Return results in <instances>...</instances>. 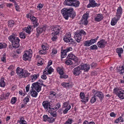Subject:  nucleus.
<instances>
[{"instance_id": "f8f14e48", "label": "nucleus", "mask_w": 124, "mask_h": 124, "mask_svg": "<svg viewBox=\"0 0 124 124\" xmlns=\"http://www.w3.org/2000/svg\"><path fill=\"white\" fill-rule=\"evenodd\" d=\"M107 43V42L104 39H102L97 43V45L99 47L103 48L105 47Z\"/></svg>"}, {"instance_id": "7c9ffc66", "label": "nucleus", "mask_w": 124, "mask_h": 124, "mask_svg": "<svg viewBox=\"0 0 124 124\" xmlns=\"http://www.w3.org/2000/svg\"><path fill=\"white\" fill-rule=\"evenodd\" d=\"M53 70L54 69L51 67H50L49 69L48 68V70L46 74L48 75L51 74L53 71Z\"/></svg>"}, {"instance_id": "a878e982", "label": "nucleus", "mask_w": 124, "mask_h": 124, "mask_svg": "<svg viewBox=\"0 0 124 124\" xmlns=\"http://www.w3.org/2000/svg\"><path fill=\"white\" fill-rule=\"evenodd\" d=\"M70 105L68 106V107H63V108L64 109L63 111L64 114H65L67 112L68 110L70 109Z\"/></svg>"}, {"instance_id": "c756f323", "label": "nucleus", "mask_w": 124, "mask_h": 124, "mask_svg": "<svg viewBox=\"0 0 124 124\" xmlns=\"http://www.w3.org/2000/svg\"><path fill=\"white\" fill-rule=\"evenodd\" d=\"M57 72H58L59 74L61 75H62L63 74L64 72L61 68H57Z\"/></svg>"}, {"instance_id": "f03ea898", "label": "nucleus", "mask_w": 124, "mask_h": 124, "mask_svg": "<svg viewBox=\"0 0 124 124\" xmlns=\"http://www.w3.org/2000/svg\"><path fill=\"white\" fill-rule=\"evenodd\" d=\"M16 34L12 35L8 37L9 40L12 43L13 47L14 48H17L19 46L20 40L18 37H16Z\"/></svg>"}, {"instance_id": "bf43d9fd", "label": "nucleus", "mask_w": 124, "mask_h": 124, "mask_svg": "<svg viewBox=\"0 0 124 124\" xmlns=\"http://www.w3.org/2000/svg\"><path fill=\"white\" fill-rule=\"evenodd\" d=\"M42 49L44 50H48V47L47 46H46L44 45H43V44L42 45Z\"/></svg>"}, {"instance_id": "0e129e2a", "label": "nucleus", "mask_w": 124, "mask_h": 124, "mask_svg": "<svg viewBox=\"0 0 124 124\" xmlns=\"http://www.w3.org/2000/svg\"><path fill=\"white\" fill-rule=\"evenodd\" d=\"M22 49L21 48L17 49L16 51V53L18 54H20L22 52Z\"/></svg>"}, {"instance_id": "c03bdc74", "label": "nucleus", "mask_w": 124, "mask_h": 124, "mask_svg": "<svg viewBox=\"0 0 124 124\" xmlns=\"http://www.w3.org/2000/svg\"><path fill=\"white\" fill-rule=\"evenodd\" d=\"M83 24L85 25H87L88 23V21L87 20L82 19L81 20Z\"/></svg>"}, {"instance_id": "c85d7f7f", "label": "nucleus", "mask_w": 124, "mask_h": 124, "mask_svg": "<svg viewBox=\"0 0 124 124\" xmlns=\"http://www.w3.org/2000/svg\"><path fill=\"white\" fill-rule=\"evenodd\" d=\"M118 71L120 74H122L123 73H124V69L122 67H120L118 69Z\"/></svg>"}, {"instance_id": "4c0bfd02", "label": "nucleus", "mask_w": 124, "mask_h": 124, "mask_svg": "<svg viewBox=\"0 0 124 124\" xmlns=\"http://www.w3.org/2000/svg\"><path fill=\"white\" fill-rule=\"evenodd\" d=\"M43 117V121H48L49 118L46 115H44Z\"/></svg>"}, {"instance_id": "6e6552de", "label": "nucleus", "mask_w": 124, "mask_h": 124, "mask_svg": "<svg viewBox=\"0 0 124 124\" xmlns=\"http://www.w3.org/2000/svg\"><path fill=\"white\" fill-rule=\"evenodd\" d=\"M32 54V51L31 50L29 49L28 51H27L23 55V59L25 61L28 60L31 58Z\"/></svg>"}, {"instance_id": "3c124183", "label": "nucleus", "mask_w": 124, "mask_h": 124, "mask_svg": "<svg viewBox=\"0 0 124 124\" xmlns=\"http://www.w3.org/2000/svg\"><path fill=\"white\" fill-rule=\"evenodd\" d=\"M14 4L15 5V7L16 10L17 11L19 10V7L18 6L17 3L15 2H14Z\"/></svg>"}, {"instance_id": "49530a36", "label": "nucleus", "mask_w": 124, "mask_h": 124, "mask_svg": "<svg viewBox=\"0 0 124 124\" xmlns=\"http://www.w3.org/2000/svg\"><path fill=\"white\" fill-rule=\"evenodd\" d=\"M90 49L92 50H96L97 49V47L96 45H93L91 46Z\"/></svg>"}, {"instance_id": "338daca9", "label": "nucleus", "mask_w": 124, "mask_h": 124, "mask_svg": "<svg viewBox=\"0 0 124 124\" xmlns=\"http://www.w3.org/2000/svg\"><path fill=\"white\" fill-rule=\"evenodd\" d=\"M56 35L54 36L53 35V37L52 38V39L54 41H55L57 38V37L56 36Z\"/></svg>"}, {"instance_id": "774afa93", "label": "nucleus", "mask_w": 124, "mask_h": 124, "mask_svg": "<svg viewBox=\"0 0 124 124\" xmlns=\"http://www.w3.org/2000/svg\"><path fill=\"white\" fill-rule=\"evenodd\" d=\"M118 118L120 122H124V119L122 116H120Z\"/></svg>"}, {"instance_id": "5fc2aeb1", "label": "nucleus", "mask_w": 124, "mask_h": 124, "mask_svg": "<svg viewBox=\"0 0 124 124\" xmlns=\"http://www.w3.org/2000/svg\"><path fill=\"white\" fill-rule=\"evenodd\" d=\"M50 114L51 116L53 117H55L57 116L56 114L53 112H50Z\"/></svg>"}, {"instance_id": "a211bd4d", "label": "nucleus", "mask_w": 124, "mask_h": 124, "mask_svg": "<svg viewBox=\"0 0 124 124\" xmlns=\"http://www.w3.org/2000/svg\"><path fill=\"white\" fill-rule=\"evenodd\" d=\"M46 27H39L37 28V33L39 34L44 31L46 30Z\"/></svg>"}, {"instance_id": "864d4df0", "label": "nucleus", "mask_w": 124, "mask_h": 124, "mask_svg": "<svg viewBox=\"0 0 124 124\" xmlns=\"http://www.w3.org/2000/svg\"><path fill=\"white\" fill-rule=\"evenodd\" d=\"M39 54H46V50H40L39 51Z\"/></svg>"}, {"instance_id": "423d86ee", "label": "nucleus", "mask_w": 124, "mask_h": 124, "mask_svg": "<svg viewBox=\"0 0 124 124\" xmlns=\"http://www.w3.org/2000/svg\"><path fill=\"white\" fill-rule=\"evenodd\" d=\"M113 93L116 94L120 98L124 99V91L122 90L119 88L117 87L114 89Z\"/></svg>"}, {"instance_id": "bb28decb", "label": "nucleus", "mask_w": 124, "mask_h": 124, "mask_svg": "<svg viewBox=\"0 0 124 124\" xmlns=\"http://www.w3.org/2000/svg\"><path fill=\"white\" fill-rule=\"evenodd\" d=\"M0 86L4 87L5 85V83L4 81V79L3 78H2L0 79Z\"/></svg>"}, {"instance_id": "e433bc0d", "label": "nucleus", "mask_w": 124, "mask_h": 124, "mask_svg": "<svg viewBox=\"0 0 124 124\" xmlns=\"http://www.w3.org/2000/svg\"><path fill=\"white\" fill-rule=\"evenodd\" d=\"M19 36L21 38L24 39L25 38V34L23 32H21L19 33Z\"/></svg>"}, {"instance_id": "7ed1b4c3", "label": "nucleus", "mask_w": 124, "mask_h": 124, "mask_svg": "<svg viewBox=\"0 0 124 124\" xmlns=\"http://www.w3.org/2000/svg\"><path fill=\"white\" fill-rule=\"evenodd\" d=\"M16 72L18 75L19 76L20 78L27 77L29 76L30 74L26 70H23L19 67L17 68Z\"/></svg>"}, {"instance_id": "79ce46f5", "label": "nucleus", "mask_w": 124, "mask_h": 124, "mask_svg": "<svg viewBox=\"0 0 124 124\" xmlns=\"http://www.w3.org/2000/svg\"><path fill=\"white\" fill-rule=\"evenodd\" d=\"M96 97L94 96V95L93 97L92 98V99L90 101L91 103H93L96 101Z\"/></svg>"}, {"instance_id": "58836bf2", "label": "nucleus", "mask_w": 124, "mask_h": 124, "mask_svg": "<svg viewBox=\"0 0 124 124\" xmlns=\"http://www.w3.org/2000/svg\"><path fill=\"white\" fill-rule=\"evenodd\" d=\"M29 97H25L23 100V101L24 102L25 104H26L27 102L29 101Z\"/></svg>"}, {"instance_id": "cd10ccee", "label": "nucleus", "mask_w": 124, "mask_h": 124, "mask_svg": "<svg viewBox=\"0 0 124 124\" xmlns=\"http://www.w3.org/2000/svg\"><path fill=\"white\" fill-rule=\"evenodd\" d=\"M61 53L62 54L61 56V58H63L66 56L67 55V52H66V51L65 49L63 50L62 51H61Z\"/></svg>"}, {"instance_id": "473e14b6", "label": "nucleus", "mask_w": 124, "mask_h": 124, "mask_svg": "<svg viewBox=\"0 0 124 124\" xmlns=\"http://www.w3.org/2000/svg\"><path fill=\"white\" fill-rule=\"evenodd\" d=\"M84 46H88L91 45L89 40H87L85 41L84 43Z\"/></svg>"}, {"instance_id": "4be33fe9", "label": "nucleus", "mask_w": 124, "mask_h": 124, "mask_svg": "<svg viewBox=\"0 0 124 124\" xmlns=\"http://www.w3.org/2000/svg\"><path fill=\"white\" fill-rule=\"evenodd\" d=\"M116 51L118 54L119 56L121 57V54L123 53V50L122 48H118L116 49Z\"/></svg>"}, {"instance_id": "dca6fc26", "label": "nucleus", "mask_w": 124, "mask_h": 124, "mask_svg": "<svg viewBox=\"0 0 124 124\" xmlns=\"http://www.w3.org/2000/svg\"><path fill=\"white\" fill-rule=\"evenodd\" d=\"M30 19L31 21L32 22L34 27H36L39 25V23L38 22L36 18L34 16H32L31 17Z\"/></svg>"}, {"instance_id": "9d476101", "label": "nucleus", "mask_w": 124, "mask_h": 124, "mask_svg": "<svg viewBox=\"0 0 124 124\" xmlns=\"http://www.w3.org/2000/svg\"><path fill=\"white\" fill-rule=\"evenodd\" d=\"M39 83L38 82L33 83L32 84L31 87L32 89L34 88L38 92H39L41 89V86L39 85Z\"/></svg>"}, {"instance_id": "f3484780", "label": "nucleus", "mask_w": 124, "mask_h": 124, "mask_svg": "<svg viewBox=\"0 0 124 124\" xmlns=\"http://www.w3.org/2000/svg\"><path fill=\"white\" fill-rule=\"evenodd\" d=\"M67 58L73 60L76 62H77L78 61V59L77 57L75 56L72 54H69L67 57Z\"/></svg>"}, {"instance_id": "2eb2a0df", "label": "nucleus", "mask_w": 124, "mask_h": 124, "mask_svg": "<svg viewBox=\"0 0 124 124\" xmlns=\"http://www.w3.org/2000/svg\"><path fill=\"white\" fill-rule=\"evenodd\" d=\"M100 4L96 3L94 0H89V3L87 5V7L89 8L91 7H94L96 6H98Z\"/></svg>"}, {"instance_id": "6e6d98bb", "label": "nucleus", "mask_w": 124, "mask_h": 124, "mask_svg": "<svg viewBox=\"0 0 124 124\" xmlns=\"http://www.w3.org/2000/svg\"><path fill=\"white\" fill-rule=\"evenodd\" d=\"M31 78L32 80V81H34L37 78V75L36 74H34L32 76Z\"/></svg>"}, {"instance_id": "09e8293b", "label": "nucleus", "mask_w": 124, "mask_h": 124, "mask_svg": "<svg viewBox=\"0 0 124 124\" xmlns=\"http://www.w3.org/2000/svg\"><path fill=\"white\" fill-rule=\"evenodd\" d=\"M55 119L52 117H49L48 119V121L49 123H51L53 122L54 121Z\"/></svg>"}, {"instance_id": "a19ab883", "label": "nucleus", "mask_w": 124, "mask_h": 124, "mask_svg": "<svg viewBox=\"0 0 124 124\" xmlns=\"http://www.w3.org/2000/svg\"><path fill=\"white\" fill-rule=\"evenodd\" d=\"M16 101V97H13L11 100V103L12 104H14L15 103Z\"/></svg>"}, {"instance_id": "b1692460", "label": "nucleus", "mask_w": 124, "mask_h": 124, "mask_svg": "<svg viewBox=\"0 0 124 124\" xmlns=\"http://www.w3.org/2000/svg\"><path fill=\"white\" fill-rule=\"evenodd\" d=\"M30 93L33 97H36L38 94V93L35 90L33 91V89L32 88L31 90Z\"/></svg>"}, {"instance_id": "9b49d317", "label": "nucleus", "mask_w": 124, "mask_h": 124, "mask_svg": "<svg viewBox=\"0 0 124 124\" xmlns=\"http://www.w3.org/2000/svg\"><path fill=\"white\" fill-rule=\"evenodd\" d=\"M81 67L79 65V66L75 68L73 70V74L76 76L79 75L81 72Z\"/></svg>"}, {"instance_id": "ea45409f", "label": "nucleus", "mask_w": 124, "mask_h": 124, "mask_svg": "<svg viewBox=\"0 0 124 124\" xmlns=\"http://www.w3.org/2000/svg\"><path fill=\"white\" fill-rule=\"evenodd\" d=\"M88 15H89L88 14H85L83 16V18L82 19H82H85V20H87L88 18Z\"/></svg>"}, {"instance_id": "20e7f679", "label": "nucleus", "mask_w": 124, "mask_h": 124, "mask_svg": "<svg viewBox=\"0 0 124 124\" xmlns=\"http://www.w3.org/2000/svg\"><path fill=\"white\" fill-rule=\"evenodd\" d=\"M80 2L77 0H65L64 4L65 5L73 6L75 7H78Z\"/></svg>"}, {"instance_id": "de8ad7c7", "label": "nucleus", "mask_w": 124, "mask_h": 124, "mask_svg": "<svg viewBox=\"0 0 124 124\" xmlns=\"http://www.w3.org/2000/svg\"><path fill=\"white\" fill-rule=\"evenodd\" d=\"M80 95L81 99H83L85 98V95L84 93L81 92L80 94Z\"/></svg>"}, {"instance_id": "052dcab7", "label": "nucleus", "mask_w": 124, "mask_h": 124, "mask_svg": "<svg viewBox=\"0 0 124 124\" xmlns=\"http://www.w3.org/2000/svg\"><path fill=\"white\" fill-rule=\"evenodd\" d=\"M3 56L1 58V60L2 61L4 62H6V56L5 55H3Z\"/></svg>"}, {"instance_id": "ddd939ff", "label": "nucleus", "mask_w": 124, "mask_h": 124, "mask_svg": "<svg viewBox=\"0 0 124 124\" xmlns=\"http://www.w3.org/2000/svg\"><path fill=\"white\" fill-rule=\"evenodd\" d=\"M60 27L58 26H56L54 28L53 31L54 32L51 33L52 36H54L55 35L58 34L60 31Z\"/></svg>"}, {"instance_id": "aec40b11", "label": "nucleus", "mask_w": 124, "mask_h": 124, "mask_svg": "<svg viewBox=\"0 0 124 124\" xmlns=\"http://www.w3.org/2000/svg\"><path fill=\"white\" fill-rule=\"evenodd\" d=\"M81 67V70H84L85 71H87L90 68L89 65L86 64H84L83 65H80Z\"/></svg>"}, {"instance_id": "f704fd0d", "label": "nucleus", "mask_w": 124, "mask_h": 124, "mask_svg": "<svg viewBox=\"0 0 124 124\" xmlns=\"http://www.w3.org/2000/svg\"><path fill=\"white\" fill-rule=\"evenodd\" d=\"M69 83H63L61 84V85L64 87H69L70 85H69Z\"/></svg>"}, {"instance_id": "37998d69", "label": "nucleus", "mask_w": 124, "mask_h": 124, "mask_svg": "<svg viewBox=\"0 0 124 124\" xmlns=\"http://www.w3.org/2000/svg\"><path fill=\"white\" fill-rule=\"evenodd\" d=\"M72 121V119L69 118L64 124H71Z\"/></svg>"}, {"instance_id": "72a5a7b5", "label": "nucleus", "mask_w": 124, "mask_h": 124, "mask_svg": "<svg viewBox=\"0 0 124 124\" xmlns=\"http://www.w3.org/2000/svg\"><path fill=\"white\" fill-rule=\"evenodd\" d=\"M65 63L67 65H71L73 63V62L71 60L68 59L65 61Z\"/></svg>"}, {"instance_id": "680f3d73", "label": "nucleus", "mask_w": 124, "mask_h": 124, "mask_svg": "<svg viewBox=\"0 0 124 124\" xmlns=\"http://www.w3.org/2000/svg\"><path fill=\"white\" fill-rule=\"evenodd\" d=\"M70 105H69L68 102H66L63 104V107H68V106Z\"/></svg>"}, {"instance_id": "39448f33", "label": "nucleus", "mask_w": 124, "mask_h": 124, "mask_svg": "<svg viewBox=\"0 0 124 124\" xmlns=\"http://www.w3.org/2000/svg\"><path fill=\"white\" fill-rule=\"evenodd\" d=\"M86 34L85 32L83 30H81L75 32L74 37L76 41L78 43L80 41L81 39V36L85 35Z\"/></svg>"}, {"instance_id": "0eeeda50", "label": "nucleus", "mask_w": 124, "mask_h": 124, "mask_svg": "<svg viewBox=\"0 0 124 124\" xmlns=\"http://www.w3.org/2000/svg\"><path fill=\"white\" fill-rule=\"evenodd\" d=\"M66 42H68L70 44H71L73 46L75 45V41L71 38V35L70 33H67L63 39Z\"/></svg>"}, {"instance_id": "6ab92c4d", "label": "nucleus", "mask_w": 124, "mask_h": 124, "mask_svg": "<svg viewBox=\"0 0 124 124\" xmlns=\"http://www.w3.org/2000/svg\"><path fill=\"white\" fill-rule=\"evenodd\" d=\"M118 17L117 16H116L112 19L111 22V24L112 25H115L117 21L120 18V16H119Z\"/></svg>"}, {"instance_id": "412c9836", "label": "nucleus", "mask_w": 124, "mask_h": 124, "mask_svg": "<svg viewBox=\"0 0 124 124\" xmlns=\"http://www.w3.org/2000/svg\"><path fill=\"white\" fill-rule=\"evenodd\" d=\"M103 17L102 16L101 14H98L95 18V20L97 22H99L101 21L103 18Z\"/></svg>"}, {"instance_id": "f257e3e1", "label": "nucleus", "mask_w": 124, "mask_h": 124, "mask_svg": "<svg viewBox=\"0 0 124 124\" xmlns=\"http://www.w3.org/2000/svg\"><path fill=\"white\" fill-rule=\"evenodd\" d=\"M61 11L63 16L66 20L68 19L69 17H71L73 18L76 16L74 9L72 8H64Z\"/></svg>"}, {"instance_id": "5701e85b", "label": "nucleus", "mask_w": 124, "mask_h": 124, "mask_svg": "<svg viewBox=\"0 0 124 124\" xmlns=\"http://www.w3.org/2000/svg\"><path fill=\"white\" fill-rule=\"evenodd\" d=\"M122 9L121 7H120L118 8L117 10L116 15V16L117 17L120 16V17L121 16V15L122 14Z\"/></svg>"}, {"instance_id": "1a4fd4ad", "label": "nucleus", "mask_w": 124, "mask_h": 124, "mask_svg": "<svg viewBox=\"0 0 124 124\" xmlns=\"http://www.w3.org/2000/svg\"><path fill=\"white\" fill-rule=\"evenodd\" d=\"M92 92L93 93L94 96L96 97L97 96L99 98L100 101H101L102 99L104 98V95L100 91L93 90Z\"/></svg>"}, {"instance_id": "4d7b16f0", "label": "nucleus", "mask_w": 124, "mask_h": 124, "mask_svg": "<svg viewBox=\"0 0 124 124\" xmlns=\"http://www.w3.org/2000/svg\"><path fill=\"white\" fill-rule=\"evenodd\" d=\"M89 41L91 45L94 44L96 42V40H95L94 39H91Z\"/></svg>"}, {"instance_id": "603ef678", "label": "nucleus", "mask_w": 124, "mask_h": 124, "mask_svg": "<svg viewBox=\"0 0 124 124\" xmlns=\"http://www.w3.org/2000/svg\"><path fill=\"white\" fill-rule=\"evenodd\" d=\"M83 124H95L93 122H88L87 121H85L83 123Z\"/></svg>"}, {"instance_id": "393cba45", "label": "nucleus", "mask_w": 124, "mask_h": 124, "mask_svg": "<svg viewBox=\"0 0 124 124\" xmlns=\"http://www.w3.org/2000/svg\"><path fill=\"white\" fill-rule=\"evenodd\" d=\"M19 123L20 124H27L26 121L24 119L23 117H21L20 118Z\"/></svg>"}, {"instance_id": "4468645a", "label": "nucleus", "mask_w": 124, "mask_h": 124, "mask_svg": "<svg viewBox=\"0 0 124 124\" xmlns=\"http://www.w3.org/2000/svg\"><path fill=\"white\" fill-rule=\"evenodd\" d=\"M50 104V102L47 101H44L42 103V105L47 110L51 109V110H51Z\"/></svg>"}, {"instance_id": "c9c22d12", "label": "nucleus", "mask_w": 124, "mask_h": 124, "mask_svg": "<svg viewBox=\"0 0 124 124\" xmlns=\"http://www.w3.org/2000/svg\"><path fill=\"white\" fill-rule=\"evenodd\" d=\"M61 106V105L59 103H58L54 108H52V109L56 110L58 109Z\"/></svg>"}, {"instance_id": "e2e57ef3", "label": "nucleus", "mask_w": 124, "mask_h": 124, "mask_svg": "<svg viewBox=\"0 0 124 124\" xmlns=\"http://www.w3.org/2000/svg\"><path fill=\"white\" fill-rule=\"evenodd\" d=\"M68 77V76L66 75H62L60 77V78H67Z\"/></svg>"}, {"instance_id": "13d9d810", "label": "nucleus", "mask_w": 124, "mask_h": 124, "mask_svg": "<svg viewBox=\"0 0 124 124\" xmlns=\"http://www.w3.org/2000/svg\"><path fill=\"white\" fill-rule=\"evenodd\" d=\"M65 50H66V52H70V51H72V48L71 47H70L67 48Z\"/></svg>"}, {"instance_id": "69168bd1", "label": "nucleus", "mask_w": 124, "mask_h": 124, "mask_svg": "<svg viewBox=\"0 0 124 124\" xmlns=\"http://www.w3.org/2000/svg\"><path fill=\"white\" fill-rule=\"evenodd\" d=\"M35 27H34V25L32 26L28 25V26L27 28H28V29L29 30H33V28H34Z\"/></svg>"}, {"instance_id": "8fccbe9b", "label": "nucleus", "mask_w": 124, "mask_h": 124, "mask_svg": "<svg viewBox=\"0 0 124 124\" xmlns=\"http://www.w3.org/2000/svg\"><path fill=\"white\" fill-rule=\"evenodd\" d=\"M91 67L92 68H94L96 67L97 64L96 63L93 62L91 64Z\"/></svg>"}, {"instance_id": "2f4dec72", "label": "nucleus", "mask_w": 124, "mask_h": 124, "mask_svg": "<svg viewBox=\"0 0 124 124\" xmlns=\"http://www.w3.org/2000/svg\"><path fill=\"white\" fill-rule=\"evenodd\" d=\"M8 26L9 27H11L13 26L14 24V21H12V20H10V21L8 22Z\"/></svg>"}, {"instance_id": "a18cd8bd", "label": "nucleus", "mask_w": 124, "mask_h": 124, "mask_svg": "<svg viewBox=\"0 0 124 124\" xmlns=\"http://www.w3.org/2000/svg\"><path fill=\"white\" fill-rule=\"evenodd\" d=\"M7 46L6 44H3L1 43H0V49H1L2 48H5Z\"/></svg>"}]
</instances>
